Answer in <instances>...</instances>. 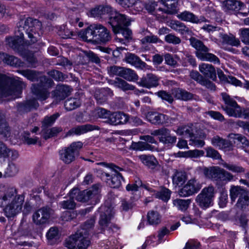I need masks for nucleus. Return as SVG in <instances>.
I'll list each match as a JSON object with an SVG mask.
<instances>
[{
    "mask_svg": "<svg viewBox=\"0 0 249 249\" xmlns=\"http://www.w3.org/2000/svg\"><path fill=\"white\" fill-rule=\"evenodd\" d=\"M40 25V23L37 19L29 18L25 20L23 29L25 30L26 34L30 39V42L28 43L24 41L23 34L20 33V30L18 31L19 35H16L14 37L6 38L8 45L26 58L29 66L31 67H36V60L32 53H28L27 49L30 44L37 41L39 35L36 32V30L39 28Z\"/></svg>",
    "mask_w": 249,
    "mask_h": 249,
    "instance_id": "f257e3e1",
    "label": "nucleus"
},
{
    "mask_svg": "<svg viewBox=\"0 0 249 249\" xmlns=\"http://www.w3.org/2000/svg\"><path fill=\"white\" fill-rule=\"evenodd\" d=\"M94 223V217L86 221L74 234L66 239L64 245L68 249L61 248L60 249H87L90 244L89 236Z\"/></svg>",
    "mask_w": 249,
    "mask_h": 249,
    "instance_id": "f03ea898",
    "label": "nucleus"
},
{
    "mask_svg": "<svg viewBox=\"0 0 249 249\" xmlns=\"http://www.w3.org/2000/svg\"><path fill=\"white\" fill-rule=\"evenodd\" d=\"M24 196L17 195L16 188H8L0 197V206L4 207V212L7 217H13L21 211Z\"/></svg>",
    "mask_w": 249,
    "mask_h": 249,
    "instance_id": "7ed1b4c3",
    "label": "nucleus"
},
{
    "mask_svg": "<svg viewBox=\"0 0 249 249\" xmlns=\"http://www.w3.org/2000/svg\"><path fill=\"white\" fill-rule=\"evenodd\" d=\"M25 84L19 77H10L0 74V100H10L20 97Z\"/></svg>",
    "mask_w": 249,
    "mask_h": 249,
    "instance_id": "20e7f679",
    "label": "nucleus"
},
{
    "mask_svg": "<svg viewBox=\"0 0 249 249\" xmlns=\"http://www.w3.org/2000/svg\"><path fill=\"white\" fill-rule=\"evenodd\" d=\"M18 72L32 81H38V78L39 77V83L32 85L31 87L32 92L36 98L40 101L45 100L49 97L50 92L48 89L52 87L53 83L52 79L47 78L44 76L39 77L38 73L32 70H20L18 71Z\"/></svg>",
    "mask_w": 249,
    "mask_h": 249,
    "instance_id": "39448f33",
    "label": "nucleus"
},
{
    "mask_svg": "<svg viewBox=\"0 0 249 249\" xmlns=\"http://www.w3.org/2000/svg\"><path fill=\"white\" fill-rule=\"evenodd\" d=\"M100 186L99 184H95L90 189L82 191L73 188L70 192V196L78 201L86 202L90 200L91 203H96L99 197Z\"/></svg>",
    "mask_w": 249,
    "mask_h": 249,
    "instance_id": "423d86ee",
    "label": "nucleus"
},
{
    "mask_svg": "<svg viewBox=\"0 0 249 249\" xmlns=\"http://www.w3.org/2000/svg\"><path fill=\"white\" fill-rule=\"evenodd\" d=\"M189 40L192 46L196 50V54L199 59L220 64L219 59L213 53H208L209 49L201 41L194 37H191Z\"/></svg>",
    "mask_w": 249,
    "mask_h": 249,
    "instance_id": "0eeeda50",
    "label": "nucleus"
},
{
    "mask_svg": "<svg viewBox=\"0 0 249 249\" xmlns=\"http://www.w3.org/2000/svg\"><path fill=\"white\" fill-rule=\"evenodd\" d=\"M98 165H101L105 167H107L115 172V174L109 175L108 173H105L107 178V184L112 188H119L121 185L122 180L124 178L122 175L118 172L122 171L123 169L113 163H107L106 162H99L96 163Z\"/></svg>",
    "mask_w": 249,
    "mask_h": 249,
    "instance_id": "6e6552de",
    "label": "nucleus"
},
{
    "mask_svg": "<svg viewBox=\"0 0 249 249\" xmlns=\"http://www.w3.org/2000/svg\"><path fill=\"white\" fill-rule=\"evenodd\" d=\"M83 147L81 142H73L69 146L64 147L59 152V158L66 164H70L75 160V155Z\"/></svg>",
    "mask_w": 249,
    "mask_h": 249,
    "instance_id": "1a4fd4ad",
    "label": "nucleus"
},
{
    "mask_svg": "<svg viewBox=\"0 0 249 249\" xmlns=\"http://www.w3.org/2000/svg\"><path fill=\"white\" fill-rule=\"evenodd\" d=\"M214 193V188L213 186H209L208 187H205L197 195L196 201L200 207L207 208L211 205Z\"/></svg>",
    "mask_w": 249,
    "mask_h": 249,
    "instance_id": "9d476101",
    "label": "nucleus"
},
{
    "mask_svg": "<svg viewBox=\"0 0 249 249\" xmlns=\"http://www.w3.org/2000/svg\"><path fill=\"white\" fill-rule=\"evenodd\" d=\"M109 23L111 25L113 31L115 28H122L130 25L131 20L125 15L116 11H113L109 17Z\"/></svg>",
    "mask_w": 249,
    "mask_h": 249,
    "instance_id": "9b49d317",
    "label": "nucleus"
},
{
    "mask_svg": "<svg viewBox=\"0 0 249 249\" xmlns=\"http://www.w3.org/2000/svg\"><path fill=\"white\" fill-rule=\"evenodd\" d=\"M201 185L195 178L189 180L178 191L180 196L186 197L196 193L201 188Z\"/></svg>",
    "mask_w": 249,
    "mask_h": 249,
    "instance_id": "f8f14e48",
    "label": "nucleus"
},
{
    "mask_svg": "<svg viewBox=\"0 0 249 249\" xmlns=\"http://www.w3.org/2000/svg\"><path fill=\"white\" fill-rule=\"evenodd\" d=\"M151 134L152 135L158 136L159 141L164 144L172 145L177 141V137L171 135L170 131L165 128L155 130Z\"/></svg>",
    "mask_w": 249,
    "mask_h": 249,
    "instance_id": "ddd939ff",
    "label": "nucleus"
},
{
    "mask_svg": "<svg viewBox=\"0 0 249 249\" xmlns=\"http://www.w3.org/2000/svg\"><path fill=\"white\" fill-rule=\"evenodd\" d=\"M99 212L100 213L99 223L103 229H105L109 226V221L114 214L113 209L106 206H102Z\"/></svg>",
    "mask_w": 249,
    "mask_h": 249,
    "instance_id": "4468645a",
    "label": "nucleus"
},
{
    "mask_svg": "<svg viewBox=\"0 0 249 249\" xmlns=\"http://www.w3.org/2000/svg\"><path fill=\"white\" fill-rule=\"evenodd\" d=\"M159 77L154 74L149 73L141 78L137 84L141 87L149 89L157 87L159 85Z\"/></svg>",
    "mask_w": 249,
    "mask_h": 249,
    "instance_id": "2eb2a0df",
    "label": "nucleus"
},
{
    "mask_svg": "<svg viewBox=\"0 0 249 249\" xmlns=\"http://www.w3.org/2000/svg\"><path fill=\"white\" fill-rule=\"evenodd\" d=\"M50 209L43 207L36 211L33 215V221L37 225H43L50 217Z\"/></svg>",
    "mask_w": 249,
    "mask_h": 249,
    "instance_id": "dca6fc26",
    "label": "nucleus"
},
{
    "mask_svg": "<svg viewBox=\"0 0 249 249\" xmlns=\"http://www.w3.org/2000/svg\"><path fill=\"white\" fill-rule=\"evenodd\" d=\"M147 120L154 124H163L169 123L170 118L166 115L157 112H149L146 115Z\"/></svg>",
    "mask_w": 249,
    "mask_h": 249,
    "instance_id": "f3484780",
    "label": "nucleus"
},
{
    "mask_svg": "<svg viewBox=\"0 0 249 249\" xmlns=\"http://www.w3.org/2000/svg\"><path fill=\"white\" fill-rule=\"evenodd\" d=\"M222 108L229 116L236 118L243 117L244 119L249 117V113L246 110H243L238 104L232 107H222Z\"/></svg>",
    "mask_w": 249,
    "mask_h": 249,
    "instance_id": "a211bd4d",
    "label": "nucleus"
},
{
    "mask_svg": "<svg viewBox=\"0 0 249 249\" xmlns=\"http://www.w3.org/2000/svg\"><path fill=\"white\" fill-rule=\"evenodd\" d=\"M95 43H105L108 41L111 36L107 29L101 24H96Z\"/></svg>",
    "mask_w": 249,
    "mask_h": 249,
    "instance_id": "6ab92c4d",
    "label": "nucleus"
},
{
    "mask_svg": "<svg viewBox=\"0 0 249 249\" xmlns=\"http://www.w3.org/2000/svg\"><path fill=\"white\" fill-rule=\"evenodd\" d=\"M18 157V152L9 148L3 142L0 141V159L15 160Z\"/></svg>",
    "mask_w": 249,
    "mask_h": 249,
    "instance_id": "aec40b11",
    "label": "nucleus"
},
{
    "mask_svg": "<svg viewBox=\"0 0 249 249\" xmlns=\"http://www.w3.org/2000/svg\"><path fill=\"white\" fill-rule=\"evenodd\" d=\"M113 12V8L109 5H98L90 9L88 13V15L91 17L98 18L102 17L103 16L107 14L110 16V14Z\"/></svg>",
    "mask_w": 249,
    "mask_h": 249,
    "instance_id": "412c9836",
    "label": "nucleus"
},
{
    "mask_svg": "<svg viewBox=\"0 0 249 249\" xmlns=\"http://www.w3.org/2000/svg\"><path fill=\"white\" fill-rule=\"evenodd\" d=\"M211 143L214 147L225 151H230L232 149V144L228 140L215 136L211 139Z\"/></svg>",
    "mask_w": 249,
    "mask_h": 249,
    "instance_id": "4be33fe9",
    "label": "nucleus"
},
{
    "mask_svg": "<svg viewBox=\"0 0 249 249\" xmlns=\"http://www.w3.org/2000/svg\"><path fill=\"white\" fill-rule=\"evenodd\" d=\"M125 61L132 66L135 67L136 68L143 70L145 69L147 65L142 61L139 56L137 55L128 53L126 54L125 58Z\"/></svg>",
    "mask_w": 249,
    "mask_h": 249,
    "instance_id": "5701e85b",
    "label": "nucleus"
},
{
    "mask_svg": "<svg viewBox=\"0 0 249 249\" xmlns=\"http://www.w3.org/2000/svg\"><path fill=\"white\" fill-rule=\"evenodd\" d=\"M96 24L89 26L86 30L81 31L79 36L83 40L95 43Z\"/></svg>",
    "mask_w": 249,
    "mask_h": 249,
    "instance_id": "b1692460",
    "label": "nucleus"
},
{
    "mask_svg": "<svg viewBox=\"0 0 249 249\" xmlns=\"http://www.w3.org/2000/svg\"><path fill=\"white\" fill-rule=\"evenodd\" d=\"M129 116L122 112H116L111 114L108 123L112 125L126 124L129 120Z\"/></svg>",
    "mask_w": 249,
    "mask_h": 249,
    "instance_id": "393cba45",
    "label": "nucleus"
},
{
    "mask_svg": "<svg viewBox=\"0 0 249 249\" xmlns=\"http://www.w3.org/2000/svg\"><path fill=\"white\" fill-rule=\"evenodd\" d=\"M221 168L218 166H212L203 169L205 176L213 181H220Z\"/></svg>",
    "mask_w": 249,
    "mask_h": 249,
    "instance_id": "a878e982",
    "label": "nucleus"
},
{
    "mask_svg": "<svg viewBox=\"0 0 249 249\" xmlns=\"http://www.w3.org/2000/svg\"><path fill=\"white\" fill-rule=\"evenodd\" d=\"M96 129V127L91 124H85L79 125L71 128L67 133V136L75 134L80 135L85 134L89 131Z\"/></svg>",
    "mask_w": 249,
    "mask_h": 249,
    "instance_id": "bb28decb",
    "label": "nucleus"
},
{
    "mask_svg": "<svg viewBox=\"0 0 249 249\" xmlns=\"http://www.w3.org/2000/svg\"><path fill=\"white\" fill-rule=\"evenodd\" d=\"M71 91V89L66 85H60L57 87L53 92V96L57 101L64 99L69 95Z\"/></svg>",
    "mask_w": 249,
    "mask_h": 249,
    "instance_id": "cd10ccee",
    "label": "nucleus"
},
{
    "mask_svg": "<svg viewBox=\"0 0 249 249\" xmlns=\"http://www.w3.org/2000/svg\"><path fill=\"white\" fill-rule=\"evenodd\" d=\"M39 104L35 99L27 100L25 103H20L18 105V110L19 112L23 113L30 111L33 108H36Z\"/></svg>",
    "mask_w": 249,
    "mask_h": 249,
    "instance_id": "c85d7f7f",
    "label": "nucleus"
},
{
    "mask_svg": "<svg viewBox=\"0 0 249 249\" xmlns=\"http://www.w3.org/2000/svg\"><path fill=\"white\" fill-rule=\"evenodd\" d=\"M230 196L232 201H234L237 197L244 196L248 198L249 201V192L246 191L240 186H232L230 189Z\"/></svg>",
    "mask_w": 249,
    "mask_h": 249,
    "instance_id": "c756f323",
    "label": "nucleus"
},
{
    "mask_svg": "<svg viewBox=\"0 0 249 249\" xmlns=\"http://www.w3.org/2000/svg\"><path fill=\"white\" fill-rule=\"evenodd\" d=\"M199 70L207 77L213 80L216 77L214 68L211 64L202 63L199 66Z\"/></svg>",
    "mask_w": 249,
    "mask_h": 249,
    "instance_id": "7c9ffc66",
    "label": "nucleus"
},
{
    "mask_svg": "<svg viewBox=\"0 0 249 249\" xmlns=\"http://www.w3.org/2000/svg\"><path fill=\"white\" fill-rule=\"evenodd\" d=\"M161 218L162 216L159 212L150 210L147 213V223L149 225L156 226L160 223Z\"/></svg>",
    "mask_w": 249,
    "mask_h": 249,
    "instance_id": "2f4dec72",
    "label": "nucleus"
},
{
    "mask_svg": "<svg viewBox=\"0 0 249 249\" xmlns=\"http://www.w3.org/2000/svg\"><path fill=\"white\" fill-rule=\"evenodd\" d=\"M187 179L186 173L181 171L176 170L172 176L173 184L176 186L182 185Z\"/></svg>",
    "mask_w": 249,
    "mask_h": 249,
    "instance_id": "473e14b6",
    "label": "nucleus"
},
{
    "mask_svg": "<svg viewBox=\"0 0 249 249\" xmlns=\"http://www.w3.org/2000/svg\"><path fill=\"white\" fill-rule=\"evenodd\" d=\"M0 134L7 138L10 135V128L5 119V114L0 110Z\"/></svg>",
    "mask_w": 249,
    "mask_h": 249,
    "instance_id": "72a5a7b5",
    "label": "nucleus"
},
{
    "mask_svg": "<svg viewBox=\"0 0 249 249\" xmlns=\"http://www.w3.org/2000/svg\"><path fill=\"white\" fill-rule=\"evenodd\" d=\"M172 94L177 99L187 101L193 98V94L181 89H175L172 90Z\"/></svg>",
    "mask_w": 249,
    "mask_h": 249,
    "instance_id": "f704fd0d",
    "label": "nucleus"
},
{
    "mask_svg": "<svg viewBox=\"0 0 249 249\" xmlns=\"http://www.w3.org/2000/svg\"><path fill=\"white\" fill-rule=\"evenodd\" d=\"M130 147L132 149L137 151L149 150L153 151L155 149V148L153 146L148 143L142 141L132 142Z\"/></svg>",
    "mask_w": 249,
    "mask_h": 249,
    "instance_id": "c9c22d12",
    "label": "nucleus"
},
{
    "mask_svg": "<svg viewBox=\"0 0 249 249\" xmlns=\"http://www.w3.org/2000/svg\"><path fill=\"white\" fill-rule=\"evenodd\" d=\"M225 9L227 11H238L244 6L243 3L236 0H227L224 2Z\"/></svg>",
    "mask_w": 249,
    "mask_h": 249,
    "instance_id": "e433bc0d",
    "label": "nucleus"
},
{
    "mask_svg": "<svg viewBox=\"0 0 249 249\" xmlns=\"http://www.w3.org/2000/svg\"><path fill=\"white\" fill-rule=\"evenodd\" d=\"M177 17L181 20L197 23L199 21L198 18L193 13L185 11L180 14H178Z\"/></svg>",
    "mask_w": 249,
    "mask_h": 249,
    "instance_id": "4c0bfd02",
    "label": "nucleus"
},
{
    "mask_svg": "<svg viewBox=\"0 0 249 249\" xmlns=\"http://www.w3.org/2000/svg\"><path fill=\"white\" fill-rule=\"evenodd\" d=\"M140 187H142L147 190L148 191H153L152 188L149 186L148 184H143L142 181L137 178L135 183L128 184L126 187V189L128 191L135 192L137 191Z\"/></svg>",
    "mask_w": 249,
    "mask_h": 249,
    "instance_id": "58836bf2",
    "label": "nucleus"
},
{
    "mask_svg": "<svg viewBox=\"0 0 249 249\" xmlns=\"http://www.w3.org/2000/svg\"><path fill=\"white\" fill-rule=\"evenodd\" d=\"M113 95L112 92L109 89H103L99 93H96L95 95V98L97 102L100 105L105 103L108 96H111Z\"/></svg>",
    "mask_w": 249,
    "mask_h": 249,
    "instance_id": "ea45409f",
    "label": "nucleus"
},
{
    "mask_svg": "<svg viewBox=\"0 0 249 249\" xmlns=\"http://www.w3.org/2000/svg\"><path fill=\"white\" fill-rule=\"evenodd\" d=\"M121 77L128 81H135L139 78L138 75L134 70L124 67L123 69Z\"/></svg>",
    "mask_w": 249,
    "mask_h": 249,
    "instance_id": "a19ab883",
    "label": "nucleus"
},
{
    "mask_svg": "<svg viewBox=\"0 0 249 249\" xmlns=\"http://www.w3.org/2000/svg\"><path fill=\"white\" fill-rule=\"evenodd\" d=\"M190 76L192 78L200 83L202 85H205L208 88L211 89H214L215 86L210 81H204L202 76L196 71H193L190 73Z\"/></svg>",
    "mask_w": 249,
    "mask_h": 249,
    "instance_id": "79ce46f5",
    "label": "nucleus"
},
{
    "mask_svg": "<svg viewBox=\"0 0 249 249\" xmlns=\"http://www.w3.org/2000/svg\"><path fill=\"white\" fill-rule=\"evenodd\" d=\"M153 190L149 191L152 193V195H154L156 198L161 199L164 201H167L170 198L171 191L167 188H163L159 192H156L153 188Z\"/></svg>",
    "mask_w": 249,
    "mask_h": 249,
    "instance_id": "37998d69",
    "label": "nucleus"
},
{
    "mask_svg": "<svg viewBox=\"0 0 249 249\" xmlns=\"http://www.w3.org/2000/svg\"><path fill=\"white\" fill-rule=\"evenodd\" d=\"M192 126V125L180 126L177 129L176 132L178 135L191 138L194 133V130Z\"/></svg>",
    "mask_w": 249,
    "mask_h": 249,
    "instance_id": "c03bdc74",
    "label": "nucleus"
},
{
    "mask_svg": "<svg viewBox=\"0 0 249 249\" xmlns=\"http://www.w3.org/2000/svg\"><path fill=\"white\" fill-rule=\"evenodd\" d=\"M115 87L122 89L124 91L133 90L135 89V87L129 84L124 80L121 78H116L114 81Z\"/></svg>",
    "mask_w": 249,
    "mask_h": 249,
    "instance_id": "a18cd8bd",
    "label": "nucleus"
},
{
    "mask_svg": "<svg viewBox=\"0 0 249 249\" xmlns=\"http://www.w3.org/2000/svg\"><path fill=\"white\" fill-rule=\"evenodd\" d=\"M191 202V199H176L173 200V205L178 210L181 211H185L188 208Z\"/></svg>",
    "mask_w": 249,
    "mask_h": 249,
    "instance_id": "49530a36",
    "label": "nucleus"
},
{
    "mask_svg": "<svg viewBox=\"0 0 249 249\" xmlns=\"http://www.w3.org/2000/svg\"><path fill=\"white\" fill-rule=\"evenodd\" d=\"M218 76L221 80L231 84L235 86L241 87L242 86V82L240 80L232 76H226L223 74L222 71H221L220 72H218Z\"/></svg>",
    "mask_w": 249,
    "mask_h": 249,
    "instance_id": "de8ad7c7",
    "label": "nucleus"
},
{
    "mask_svg": "<svg viewBox=\"0 0 249 249\" xmlns=\"http://www.w3.org/2000/svg\"><path fill=\"white\" fill-rule=\"evenodd\" d=\"M139 159L145 165L148 167H152L156 164L157 160L156 158L151 155H142L139 157Z\"/></svg>",
    "mask_w": 249,
    "mask_h": 249,
    "instance_id": "09e8293b",
    "label": "nucleus"
},
{
    "mask_svg": "<svg viewBox=\"0 0 249 249\" xmlns=\"http://www.w3.org/2000/svg\"><path fill=\"white\" fill-rule=\"evenodd\" d=\"M81 102L78 98H71L67 99L65 102V107L68 111H71L79 107Z\"/></svg>",
    "mask_w": 249,
    "mask_h": 249,
    "instance_id": "8fccbe9b",
    "label": "nucleus"
},
{
    "mask_svg": "<svg viewBox=\"0 0 249 249\" xmlns=\"http://www.w3.org/2000/svg\"><path fill=\"white\" fill-rule=\"evenodd\" d=\"M60 116L59 113H55L51 116H46L44 117L42 122V126L43 128L47 127L52 125L55 120Z\"/></svg>",
    "mask_w": 249,
    "mask_h": 249,
    "instance_id": "3c124183",
    "label": "nucleus"
},
{
    "mask_svg": "<svg viewBox=\"0 0 249 249\" xmlns=\"http://www.w3.org/2000/svg\"><path fill=\"white\" fill-rule=\"evenodd\" d=\"M18 167L15 163L9 162L5 171V176L6 177H13L18 173Z\"/></svg>",
    "mask_w": 249,
    "mask_h": 249,
    "instance_id": "603ef678",
    "label": "nucleus"
},
{
    "mask_svg": "<svg viewBox=\"0 0 249 249\" xmlns=\"http://www.w3.org/2000/svg\"><path fill=\"white\" fill-rule=\"evenodd\" d=\"M142 44L146 43H162L163 41L157 36L150 34L149 35L145 36L141 40Z\"/></svg>",
    "mask_w": 249,
    "mask_h": 249,
    "instance_id": "864d4df0",
    "label": "nucleus"
},
{
    "mask_svg": "<svg viewBox=\"0 0 249 249\" xmlns=\"http://www.w3.org/2000/svg\"><path fill=\"white\" fill-rule=\"evenodd\" d=\"M4 64L15 67H20L22 66V63L18 58L7 54H6Z\"/></svg>",
    "mask_w": 249,
    "mask_h": 249,
    "instance_id": "5fc2aeb1",
    "label": "nucleus"
},
{
    "mask_svg": "<svg viewBox=\"0 0 249 249\" xmlns=\"http://www.w3.org/2000/svg\"><path fill=\"white\" fill-rule=\"evenodd\" d=\"M220 37L222 39V42L224 44H228L235 46L239 44V40L236 39L233 36H229L226 34H221Z\"/></svg>",
    "mask_w": 249,
    "mask_h": 249,
    "instance_id": "6e6d98bb",
    "label": "nucleus"
},
{
    "mask_svg": "<svg viewBox=\"0 0 249 249\" xmlns=\"http://www.w3.org/2000/svg\"><path fill=\"white\" fill-rule=\"evenodd\" d=\"M205 137L206 135L205 134L201 135L200 137H194L193 135L190 138L191 143H190V144L194 145L197 147H202L205 144L204 142Z\"/></svg>",
    "mask_w": 249,
    "mask_h": 249,
    "instance_id": "4d7b16f0",
    "label": "nucleus"
},
{
    "mask_svg": "<svg viewBox=\"0 0 249 249\" xmlns=\"http://www.w3.org/2000/svg\"><path fill=\"white\" fill-rule=\"evenodd\" d=\"M221 165L227 169L235 173H243L245 171L244 169L240 166L228 163L226 162H223L221 163Z\"/></svg>",
    "mask_w": 249,
    "mask_h": 249,
    "instance_id": "13d9d810",
    "label": "nucleus"
},
{
    "mask_svg": "<svg viewBox=\"0 0 249 249\" xmlns=\"http://www.w3.org/2000/svg\"><path fill=\"white\" fill-rule=\"evenodd\" d=\"M62 131V129L61 127H53L50 129L44 131L43 132V137L45 139L47 140L51 137L56 135Z\"/></svg>",
    "mask_w": 249,
    "mask_h": 249,
    "instance_id": "bf43d9fd",
    "label": "nucleus"
},
{
    "mask_svg": "<svg viewBox=\"0 0 249 249\" xmlns=\"http://www.w3.org/2000/svg\"><path fill=\"white\" fill-rule=\"evenodd\" d=\"M160 243V242L155 235H151L147 237L144 243L142 246V248L144 249L148 245L154 247Z\"/></svg>",
    "mask_w": 249,
    "mask_h": 249,
    "instance_id": "052dcab7",
    "label": "nucleus"
},
{
    "mask_svg": "<svg viewBox=\"0 0 249 249\" xmlns=\"http://www.w3.org/2000/svg\"><path fill=\"white\" fill-rule=\"evenodd\" d=\"M70 196V193H69ZM75 198L70 196V199L60 202L61 207L65 209H74L76 207V203L74 202Z\"/></svg>",
    "mask_w": 249,
    "mask_h": 249,
    "instance_id": "680f3d73",
    "label": "nucleus"
},
{
    "mask_svg": "<svg viewBox=\"0 0 249 249\" xmlns=\"http://www.w3.org/2000/svg\"><path fill=\"white\" fill-rule=\"evenodd\" d=\"M221 96L222 100L226 105L225 107L223 106V107H232L233 106H236L238 104L232 98L226 93L222 92Z\"/></svg>",
    "mask_w": 249,
    "mask_h": 249,
    "instance_id": "e2e57ef3",
    "label": "nucleus"
},
{
    "mask_svg": "<svg viewBox=\"0 0 249 249\" xmlns=\"http://www.w3.org/2000/svg\"><path fill=\"white\" fill-rule=\"evenodd\" d=\"M144 7V3L141 1L135 0V2L133 4L130 10L132 14L136 15L141 12Z\"/></svg>",
    "mask_w": 249,
    "mask_h": 249,
    "instance_id": "0e129e2a",
    "label": "nucleus"
},
{
    "mask_svg": "<svg viewBox=\"0 0 249 249\" xmlns=\"http://www.w3.org/2000/svg\"><path fill=\"white\" fill-rule=\"evenodd\" d=\"M231 139L234 140V142L235 143V140L245 145H248L249 144V142L244 136H242L240 134H231L229 136Z\"/></svg>",
    "mask_w": 249,
    "mask_h": 249,
    "instance_id": "69168bd1",
    "label": "nucleus"
},
{
    "mask_svg": "<svg viewBox=\"0 0 249 249\" xmlns=\"http://www.w3.org/2000/svg\"><path fill=\"white\" fill-rule=\"evenodd\" d=\"M205 150L206 152V156L207 157L211 158L215 160L221 159V156L219 152L212 147H207L205 149Z\"/></svg>",
    "mask_w": 249,
    "mask_h": 249,
    "instance_id": "338daca9",
    "label": "nucleus"
},
{
    "mask_svg": "<svg viewBox=\"0 0 249 249\" xmlns=\"http://www.w3.org/2000/svg\"><path fill=\"white\" fill-rule=\"evenodd\" d=\"M114 33L121 34L126 39H129L131 37L132 32L128 28H118L114 29Z\"/></svg>",
    "mask_w": 249,
    "mask_h": 249,
    "instance_id": "774afa93",
    "label": "nucleus"
}]
</instances>
